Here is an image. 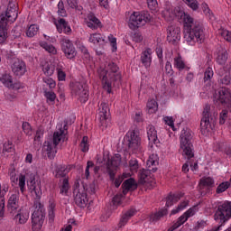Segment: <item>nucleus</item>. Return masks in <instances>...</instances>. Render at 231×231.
Here are the masks:
<instances>
[{
    "mask_svg": "<svg viewBox=\"0 0 231 231\" xmlns=\"http://www.w3.org/2000/svg\"><path fill=\"white\" fill-rule=\"evenodd\" d=\"M27 186L31 194H34L36 200L33 204V213L32 214V231H41L42 225H44V219L46 213L44 206L41 203V196H42V189L41 188V180L37 179L35 174L32 173L30 179L27 180Z\"/></svg>",
    "mask_w": 231,
    "mask_h": 231,
    "instance_id": "nucleus-1",
    "label": "nucleus"
},
{
    "mask_svg": "<svg viewBox=\"0 0 231 231\" xmlns=\"http://www.w3.org/2000/svg\"><path fill=\"white\" fill-rule=\"evenodd\" d=\"M180 21L184 26V39L189 44L194 46L195 42L201 44L205 39L203 25L194 21V18L187 12H180Z\"/></svg>",
    "mask_w": 231,
    "mask_h": 231,
    "instance_id": "nucleus-2",
    "label": "nucleus"
},
{
    "mask_svg": "<svg viewBox=\"0 0 231 231\" xmlns=\"http://www.w3.org/2000/svg\"><path fill=\"white\" fill-rule=\"evenodd\" d=\"M118 69V65L115 62H106L105 65H100L97 69V75L102 81L103 88L109 94L113 91V86H120L122 74Z\"/></svg>",
    "mask_w": 231,
    "mask_h": 231,
    "instance_id": "nucleus-3",
    "label": "nucleus"
},
{
    "mask_svg": "<svg viewBox=\"0 0 231 231\" xmlns=\"http://www.w3.org/2000/svg\"><path fill=\"white\" fill-rule=\"evenodd\" d=\"M68 140V125L59 126L58 130L53 133L52 139H49L43 143L42 152L47 154L49 160H54L57 156V145Z\"/></svg>",
    "mask_w": 231,
    "mask_h": 231,
    "instance_id": "nucleus-4",
    "label": "nucleus"
},
{
    "mask_svg": "<svg viewBox=\"0 0 231 231\" xmlns=\"http://www.w3.org/2000/svg\"><path fill=\"white\" fill-rule=\"evenodd\" d=\"M180 152L185 160L194 158V133L189 128H184L180 132Z\"/></svg>",
    "mask_w": 231,
    "mask_h": 231,
    "instance_id": "nucleus-5",
    "label": "nucleus"
},
{
    "mask_svg": "<svg viewBox=\"0 0 231 231\" xmlns=\"http://www.w3.org/2000/svg\"><path fill=\"white\" fill-rule=\"evenodd\" d=\"M217 122V110L213 106H206L202 113V118L200 121V129L202 132L213 131Z\"/></svg>",
    "mask_w": 231,
    "mask_h": 231,
    "instance_id": "nucleus-6",
    "label": "nucleus"
},
{
    "mask_svg": "<svg viewBox=\"0 0 231 231\" xmlns=\"http://www.w3.org/2000/svg\"><path fill=\"white\" fill-rule=\"evenodd\" d=\"M124 140L127 144L128 151L132 152V154L142 152V137H140L138 130L128 131L125 135Z\"/></svg>",
    "mask_w": 231,
    "mask_h": 231,
    "instance_id": "nucleus-7",
    "label": "nucleus"
},
{
    "mask_svg": "<svg viewBox=\"0 0 231 231\" xmlns=\"http://www.w3.org/2000/svg\"><path fill=\"white\" fill-rule=\"evenodd\" d=\"M151 21H152V16L149 14V12H134L130 15L128 26L130 30H137V28L145 26V23H151Z\"/></svg>",
    "mask_w": 231,
    "mask_h": 231,
    "instance_id": "nucleus-8",
    "label": "nucleus"
},
{
    "mask_svg": "<svg viewBox=\"0 0 231 231\" xmlns=\"http://www.w3.org/2000/svg\"><path fill=\"white\" fill-rule=\"evenodd\" d=\"M156 164H158V156L154 154L150 155L146 162L148 170L143 169L139 172V183L145 185V183H151V181H152L151 180V171L156 172L157 169H151V167H156Z\"/></svg>",
    "mask_w": 231,
    "mask_h": 231,
    "instance_id": "nucleus-9",
    "label": "nucleus"
},
{
    "mask_svg": "<svg viewBox=\"0 0 231 231\" xmlns=\"http://www.w3.org/2000/svg\"><path fill=\"white\" fill-rule=\"evenodd\" d=\"M70 93L74 98H77L81 104H86L89 100V89L80 82L70 83Z\"/></svg>",
    "mask_w": 231,
    "mask_h": 231,
    "instance_id": "nucleus-10",
    "label": "nucleus"
},
{
    "mask_svg": "<svg viewBox=\"0 0 231 231\" xmlns=\"http://www.w3.org/2000/svg\"><path fill=\"white\" fill-rule=\"evenodd\" d=\"M214 102H218L231 110V91L227 88H220L213 94Z\"/></svg>",
    "mask_w": 231,
    "mask_h": 231,
    "instance_id": "nucleus-11",
    "label": "nucleus"
},
{
    "mask_svg": "<svg viewBox=\"0 0 231 231\" xmlns=\"http://www.w3.org/2000/svg\"><path fill=\"white\" fill-rule=\"evenodd\" d=\"M61 46V51L64 53L66 59L73 60L77 57V49L73 45V42L68 37H62L60 41Z\"/></svg>",
    "mask_w": 231,
    "mask_h": 231,
    "instance_id": "nucleus-12",
    "label": "nucleus"
},
{
    "mask_svg": "<svg viewBox=\"0 0 231 231\" xmlns=\"http://www.w3.org/2000/svg\"><path fill=\"white\" fill-rule=\"evenodd\" d=\"M75 204L79 207V208H86L88 207V193L86 192V188L84 186L76 185L73 190Z\"/></svg>",
    "mask_w": 231,
    "mask_h": 231,
    "instance_id": "nucleus-13",
    "label": "nucleus"
},
{
    "mask_svg": "<svg viewBox=\"0 0 231 231\" xmlns=\"http://www.w3.org/2000/svg\"><path fill=\"white\" fill-rule=\"evenodd\" d=\"M11 69L14 77H24L26 72L28 71V67L26 66V62L21 59H15L14 61L11 63Z\"/></svg>",
    "mask_w": 231,
    "mask_h": 231,
    "instance_id": "nucleus-14",
    "label": "nucleus"
},
{
    "mask_svg": "<svg viewBox=\"0 0 231 231\" xmlns=\"http://www.w3.org/2000/svg\"><path fill=\"white\" fill-rule=\"evenodd\" d=\"M19 198H21L19 191L8 195L7 210L9 214H15L19 210Z\"/></svg>",
    "mask_w": 231,
    "mask_h": 231,
    "instance_id": "nucleus-15",
    "label": "nucleus"
},
{
    "mask_svg": "<svg viewBox=\"0 0 231 231\" xmlns=\"http://www.w3.org/2000/svg\"><path fill=\"white\" fill-rule=\"evenodd\" d=\"M196 212H198V207L193 206L192 208H189L186 212L181 215L177 221L173 225V228H180L181 225H184V223H187L189 221V217H192V216L196 215Z\"/></svg>",
    "mask_w": 231,
    "mask_h": 231,
    "instance_id": "nucleus-16",
    "label": "nucleus"
},
{
    "mask_svg": "<svg viewBox=\"0 0 231 231\" xmlns=\"http://www.w3.org/2000/svg\"><path fill=\"white\" fill-rule=\"evenodd\" d=\"M215 60L217 64H219V66H226V61L228 60V51L226 49H225L223 46H219L217 48V51L215 52Z\"/></svg>",
    "mask_w": 231,
    "mask_h": 231,
    "instance_id": "nucleus-17",
    "label": "nucleus"
},
{
    "mask_svg": "<svg viewBox=\"0 0 231 231\" xmlns=\"http://www.w3.org/2000/svg\"><path fill=\"white\" fill-rule=\"evenodd\" d=\"M167 41L174 44L181 39V29L176 25H171L167 29Z\"/></svg>",
    "mask_w": 231,
    "mask_h": 231,
    "instance_id": "nucleus-18",
    "label": "nucleus"
},
{
    "mask_svg": "<svg viewBox=\"0 0 231 231\" xmlns=\"http://www.w3.org/2000/svg\"><path fill=\"white\" fill-rule=\"evenodd\" d=\"M147 132V137L149 140V145L152 147V145H160V139H158V132L156 131V128L152 125H149L146 127Z\"/></svg>",
    "mask_w": 231,
    "mask_h": 231,
    "instance_id": "nucleus-19",
    "label": "nucleus"
},
{
    "mask_svg": "<svg viewBox=\"0 0 231 231\" xmlns=\"http://www.w3.org/2000/svg\"><path fill=\"white\" fill-rule=\"evenodd\" d=\"M28 219H30V211L28 209H20L14 217L15 225H26Z\"/></svg>",
    "mask_w": 231,
    "mask_h": 231,
    "instance_id": "nucleus-20",
    "label": "nucleus"
},
{
    "mask_svg": "<svg viewBox=\"0 0 231 231\" xmlns=\"http://www.w3.org/2000/svg\"><path fill=\"white\" fill-rule=\"evenodd\" d=\"M1 15H4L6 21V26H8V23H14L17 19V7L15 6V5H12V4H10L5 12V14Z\"/></svg>",
    "mask_w": 231,
    "mask_h": 231,
    "instance_id": "nucleus-21",
    "label": "nucleus"
},
{
    "mask_svg": "<svg viewBox=\"0 0 231 231\" xmlns=\"http://www.w3.org/2000/svg\"><path fill=\"white\" fill-rule=\"evenodd\" d=\"M86 24L88 28H90L91 30H98V28H102V22H100L93 13L88 14Z\"/></svg>",
    "mask_w": 231,
    "mask_h": 231,
    "instance_id": "nucleus-22",
    "label": "nucleus"
},
{
    "mask_svg": "<svg viewBox=\"0 0 231 231\" xmlns=\"http://www.w3.org/2000/svg\"><path fill=\"white\" fill-rule=\"evenodd\" d=\"M8 39V25H6V18L5 15H0V44L6 42Z\"/></svg>",
    "mask_w": 231,
    "mask_h": 231,
    "instance_id": "nucleus-23",
    "label": "nucleus"
},
{
    "mask_svg": "<svg viewBox=\"0 0 231 231\" xmlns=\"http://www.w3.org/2000/svg\"><path fill=\"white\" fill-rule=\"evenodd\" d=\"M119 165L120 162L115 159L108 161L106 171L112 181H115V176H116V171H118Z\"/></svg>",
    "mask_w": 231,
    "mask_h": 231,
    "instance_id": "nucleus-24",
    "label": "nucleus"
},
{
    "mask_svg": "<svg viewBox=\"0 0 231 231\" xmlns=\"http://www.w3.org/2000/svg\"><path fill=\"white\" fill-rule=\"evenodd\" d=\"M214 77V70L212 68L208 67L206 69L204 72V84H206L205 91L203 95H208V92L210 91V82H212V78Z\"/></svg>",
    "mask_w": 231,
    "mask_h": 231,
    "instance_id": "nucleus-25",
    "label": "nucleus"
},
{
    "mask_svg": "<svg viewBox=\"0 0 231 231\" xmlns=\"http://www.w3.org/2000/svg\"><path fill=\"white\" fill-rule=\"evenodd\" d=\"M152 53V51L151 49H146L141 54V62L146 69L151 68V64L152 62V57L151 56Z\"/></svg>",
    "mask_w": 231,
    "mask_h": 231,
    "instance_id": "nucleus-26",
    "label": "nucleus"
},
{
    "mask_svg": "<svg viewBox=\"0 0 231 231\" xmlns=\"http://www.w3.org/2000/svg\"><path fill=\"white\" fill-rule=\"evenodd\" d=\"M220 71H222L219 72L220 77H223V75H225L222 79H220L221 84H225L226 86L231 84L230 65L223 67L222 69H220Z\"/></svg>",
    "mask_w": 231,
    "mask_h": 231,
    "instance_id": "nucleus-27",
    "label": "nucleus"
},
{
    "mask_svg": "<svg viewBox=\"0 0 231 231\" xmlns=\"http://www.w3.org/2000/svg\"><path fill=\"white\" fill-rule=\"evenodd\" d=\"M107 115H109V106L106 101H103L98 106V116L100 122H104V120H107Z\"/></svg>",
    "mask_w": 231,
    "mask_h": 231,
    "instance_id": "nucleus-28",
    "label": "nucleus"
},
{
    "mask_svg": "<svg viewBox=\"0 0 231 231\" xmlns=\"http://www.w3.org/2000/svg\"><path fill=\"white\" fill-rule=\"evenodd\" d=\"M123 194L125 196L129 190H134L137 189L136 181L134 179L130 178L124 181L122 184Z\"/></svg>",
    "mask_w": 231,
    "mask_h": 231,
    "instance_id": "nucleus-29",
    "label": "nucleus"
},
{
    "mask_svg": "<svg viewBox=\"0 0 231 231\" xmlns=\"http://www.w3.org/2000/svg\"><path fill=\"white\" fill-rule=\"evenodd\" d=\"M71 169H73V166L71 165H59L56 168V178H67L66 176H68V174L69 173V171H71Z\"/></svg>",
    "mask_w": 231,
    "mask_h": 231,
    "instance_id": "nucleus-30",
    "label": "nucleus"
},
{
    "mask_svg": "<svg viewBox=\"0 0 231 231\" xmlns=\"http://www.w3.org/2000/svg\"><path fill=\"white\" fill-rule=\"evenodd\" d=\"M0 82L5 86V88H12V83L14 82V76L8 72H4L0 74Z\"/></svg>",
    "mask_w": 231,
    "mask_h": 231,
    "instance_id": "nucleus-31",
    "label": "nucleus"
},
{
    "mask_svg": "<svg viewBox=\"0 0 231 231\" xmlns=\"http://www.w3.org/2000/svg\"><path fill=\"white\" fill-rule=\"evenodd\" d=\"M106 39L104 35L101 33H92L89 35L88 42L94 44L95 46H100V44H104Z\"/></svg>",
    "mask_w": 231,
    "mask_h": 231,
    "instance_id": "nucleus-32",
    "label": "nucleus"
},
{
    "mask_svg": "<svg viewBox=\"0 0 231 231\" xmlns=\"http://www.w3.org/2000/svg\"><path fill=\"white\" fill-rule=\"evenodd\" d=\"M181 199V195L178 193H170L166 199V208H169V207H172L175 203H178V201Z\"/></svg>",
    "mask_w": 231,
    "mask_h": 231,
    "instance_id": "nucleus-33",
    "label": "nucleus"
},
{
    "mask_svg": "<svg viewBox=\"0 0 231 231\" xmlns=\"http://www.w3.org/2000/svg\"><path fill=\"white\" fill-rule=\"evenodd\" d=\"M56 208L57 204H55V200L50 199L48 207V217L50 223H53V221H55V211L57 210Z\"/></svg>",
    "mask_w": 231,
    "mask_h": 231,
    "instance_id": "nucleus-34",
    "label": "nucleus"
},
{
    "mask_svg": "<svg viewBox=\"0 0 231 231\" xmlns=\"http://www.w3.org/2000/svg\"><path fill=\"white\" fill-rule=\"evenodd\" d=\"M173 66L174 68H177L179 71H183V69H187V65L185 64L183 58H181V55L180 54H178V56L174 58Z\"/></svg>",
    "mask_w": 231,
    "mask_h": 231,
    "instance_id": "nucleus-35",
    "label": "nucleus"
},
{
    "mask_svg": "<svg viewBox=\"0 0 231 231\" xmlns=\"http://www.w3.org/2000/svg\"><path fill=\"white\" fill-rule=\"evenodd\" d=\"M40 46L51 55H57V48H55V46H53L51 43H48V42L41 41Z\"/></svg>",
    "mask_w": 231,
    "mask_h": 231,
    "instance_id": "nucleus-36",
    "label": "nucleus"
},
{
    "mask_svg": "<svg viewBox=\"0 0 231 231\" xmlns=\"http://www.w3.org/2000/svg\"><path fill=\"white\" fill-rule=\"evenodd\" d=\"M56 71L58 80L60 82H64V80H66V71H64V64L62 62H58Z\"/></svg>",
    "mask_w": 231,
    "mask_h": 231,
    "instance_id": "nucleus-37",
    "label": "nucleus"
},
{
    "mask_svg": "<svg viewBox=\"0 0 231 231\" xmlns=\"http://www.w3.org/2000/svg\"><path fill=\"white\" fill-rule=\"evenodd\" d=\"M42 69L44 75H46V77H51V75L55 73V65L50 62H45L44 64L42 65Z\"/></svg>",
    "mask_w": 231,
    "mask_h": 231,
    "instance_id": "nucleus-38",
    "label": "nucleus"
},
{
    "mask_svg": "<svg viewBox=\"0 0 231 231\" xmlns=\"http://www.w3.org/2000/svg\"><path fill=\"white\" fill-rule=\"evenodd\" d=\"M215 151H219L220 152H226V156L231 159V146H226L225 143H218L215 147Z\"/></svg>",
    "mask_w": 231,
    "mask_h": 231,
    "instance_id": "nucleus-39",
    "label": "nucleus"
},
{
    "mask_svg": "<svg viewBox=\"0 0 231 231\" xmlns=\"http://www.w3.org/2000/svg\"><path fill=\"white\" fill-rule=\"evenodd\" d=\"M68 190H69V179L65 177L61 180V185L60 186V193L62 194V196H66L68 194Z\"/></svg>",
    "mask_w": 231,
    "mask_h": 231,
    "instance_id": "nucleus-40",
    "label": "nucleus"
},
{
    "mask_svg": "<svg viewBox=\"0 0 231 231\" xmlns=\"http://www.w3.org/2000/svg\"><path fill=\"white\" fill-rule=\"evenodd\" d=\"M16 180L18 181L20 192H22V194H24V192H26V175L20 174Z\"/></svg>",
    "mask_w": 231,
    "mask_h": 231,
    "instance_id": "nucleus-41",
    "label": "nucleus"
},
{
    "mask_svg": "<svg viewBox=\"0 0 231 231\" xmlns=\"http://www.w3.org/2000/svg\"><path fill=\"white\" fill-rule=\"evenodd\" d=\"M43 95L47 100V104H54L55 100L57 98V94L53 92L52 90L45 89L43 91Z\"/></svg>",
    "mask_w": 231,
    "mask_h": 231,
    "instance_id": "nucleus-42",
    "label": "nucleus"
},
{
    "mask_svg": "<svg viewBox=\"0 0 231 231\" xmlns=\"http://www.w3.org/2000/svg\"><path fill=\"white\" fill-rule=\"evenodd\" d=\"M146 107L149 115H152L158 111V102H156L154 99H150L147 102Z\"/></svg>",
    "mask_w": 231,
    "mask_h": 231,
    "instance_id": "nucleus-43",
    "label": "nucleus"
},
{
    "mask_svg": "<svg viewBox=\"0 0 231 231\" xmlns=\"http://www.w3.org/2000/svg\"><path fill=\"white\" fill-rule=\"evenodd\" d=\"M77 48L79 50V51H81V53H83V58L86 60H89L91 56L89 55V51H88V48L85 47L84 44L81 43L80 42L77 43Z\"/></svg>",
    "mask_w": 231,
    "mask_h": 231,
    "instance_id": "nucleus-44",
    "label": "nucleus"
},
{
    "mask_svg": "<svg viewBox=\"0 0 231 231\" xmlns=\"http://www.w3.org/2000/svg\"><path fill=\"white\" fill-rule=\"evenodd\" d=\"M89 138L88 136H83L80 144L79 149L82 152H88L89 151Z\"/></svg>",
    "mask_w": 231,
    "mask_h": 231,
    "instance_id": "nucleus-45",
    "label": "nucleus"
},
{
    "mask_svg": "<svg viewBox=\"0 0 231 231\" xmlns=\"http://www.w3.org/2000/svg\"><path fill=\"white\" fill-rule=\"evenodd\" d=\"M39 32V26L37 24H31L26 30V35L28 37H35Z\"/></svg>",
    "mask_w": 231,
    "mask_h": 231,
    "instance_id": "nucleus-46",
    "label": "nucleus"
},
{
    "mask_svg": "<svg viewBox=\"0 0 231 231\" xmlns=\"http://www.w3.org/2000/svg\"><path fill=\"white\" fill-rule=\"evenodd\" d=\"M214 179L211 177H204L200 180V185L201 187H208L212 188L214 187Z\"/></svg>",
    "mask_w": 231,
    "mask_h": 231,
    "instance_id": "nucleus-47",
    "label": "nucleus"
},
{
    "mask_svg": "<svg viewBox=\"0 0 231 231\" xmlns=\"http://www.w3.org/2000/svg\"><path fill=\"white\" fill-rule=\"evenodd\" d=\"M185 5L189 6L193 12H196L199 8V2L198 0H183Z\"/></svg>",
    "mask_w": 231,
    "mask_h": 231,
    "instance_id": "nucleus-48",
    "label": "nucleus"
},
{
    "mask_svg": "<svg viewBox=\"0 0 231 231\" xmlns=\"http://www.w3.org/2000/svg\"><path fill=\"white\" fill-rule=\"evenodd\" d=\"M58 15H60V17H67L68 15L66 8L64 7V2H62V0L58 3Z\"/></svg>",
    "mask_w": 231,
    "mask_h": 231,
    "instance_id": "nucleus-49",
    "label": "nucleus"
},
{
    "mask_svg": "<svg viewBox=\"0 0 231 231\" xmlns=\"http://www.w3.org/2000/svg\"><path fill=\"white\" fill-rule=\"evenodd\" d=\"M219 35L225 39L227 42H231V32L226 29H220L218 31Z\"/></svg>",
    "mask_w": 231,
    "mask_h": 231,
    "instance_id": "nucleus-50",
    "label": "nucleus"
},
{
    "mask_svg": "<svg viewBox=\"0 0 231 231\" xmlns=\"http://www.w3.org/2000/svg\"><path fill=\"white\" fill-rule=\"evenodd\" d=\"M68 24V22H66L65 19L60 18L58 22L56 23V28L59 32V33H62L63 29L66 28V25Z\"/></svg>",
    "mask_w": 231,
    "mask_h": 231,
    "instance_id": "nucleus-51",
    "label": "nucleus"
},
{
    "mask_svg": "<svg viewBox=\"0 0 231 231\" xmlns=\"http://www.w3.org/2000/svg\"><path fill=\"white\" fill-rule=\"evenodd\" d=\"M229 187L230 182L224 181L217 186L216 192L217 194H222V192H225V190H226Z\"/></svg>",
    "mask_w": 231,
    "mask_h": 231,
    "instance_id": "nucleus-52",
    "label": "nucleus"
},
{
    "mask_svg": "<svg viewBox=\"0 0 231 231\" xmlns=\"http://www.w3.org/2000/svg\"><path fill=\"white\" fill-rule=\"evenodd\" d=\"M147 5L151 12H158V0H147Z\"/></svg>",
    "mask_w": 231,
    "mask_h": 231,
    "instance_id": "nucleus-53",
    "label": "nucleus"
},
{
    "mask_svg": "<svg viewBox=\"0 0 231 231\" xmlns=\"http://www.w3.org/2000/svg\"><path fill=\"white\" fill-rule=\"evenodd\" d=\"M48 77L49 76L43 78L44 84L49 86L50 89L55 88V87L57 86V83L55 82V80L53 79L48 78Z\"/></svg>",
    "mask_w": 231,
    "mask_h": 231,
    "instance_id": "nucleus-54",
    "label": "nucleus"
},
{
    "mask_svg": "<svg viewBox=\"0 0 231 231\" xmlns=\"http://www.w3.org/2000/svg\"><path fill=\"white\" fill-rule=\"evenodd\" d=\"M5 217V197L1 192V184H0V217Z\"/></svg>",
    "mask_w": 231,
    "mask_h": 231,
    "instance_id": "nucleus-55",
    "label": "nucleus"
},
{
    "mask_svg": "<svg viewBox=\"0 0 231 231\" xmlns=\"http://www.w3.org/2000/svg\"><path fill=\"white\" fill-rule=\"evenodd\" d=\"M22 127L23 133L27 134V136H32V125H30V123L23 122Z\"/></svg>",
    "mask_w": 231,
    "mask_h": 231,
    "instance_id": "nucleus-56",
    "label": "nucleus"
},
{
    "mask_svg": "<svg viewBox=\"0 0 231 231\" xmlns=\"http://www.w3.org/2000/svg\"><path fill=\"white\" fill-rule=\"evenodd\" d=\"M129 167H130V171L131 172H136L138 171V160L136 159H132L129 162Z\"/></svg>",
    "mask_w": 231,
    "mask_h": 231,
    "instance_id": "nucleus-57",
    "label": "nucleus"
},
{
    "mask_svg": "<svg viewBox=\"0 0 231 231\" xmlns=\"http://www.w3.org/2000/svg\"><path fill=\"white\" fill-rule=\"evenodd\" d=\"M187 202H181L177 208L171 210V215L174 216L175 214H178V212H181V210H185L187 208Z\"/></svg>",
    "mask_w": 231,
    "mask_h": 231,
    "instance_id": "nucleus-58",
    "label": "nucleus"
},
{
    "mask_svg": "<svg viewBox=\"0 0 231 231\" xmlns=\"http://www.w3.org/2000/svg\"><path fill=\"white\" fill-rule=\"evenodd\" d=\"M226 118H228V111L227 110H222L219 116V124L223 125L225 122H226Z\"/></svg>",
    "mask_w": 231,
    "mask_h": 231,
    "instance_id": "nucleus-59",
    "label": "nucleus"
},
{
    "mask_svg": "<svg viewBox=\"0 0 231 231\" xmlns=\"http://www.w3.org/2000/svg\"><path fill=\"white\" fill-rule=\"evenodd\" d=\"M3 151L5 152H14V144L10 141L5 143Z\"/></svg>",
    "mask_w": 231,
    "mask_h": 231,
    "instance_id": "nucleus-60",
    "label": "nucleus"
},
{
    "mask_svg": "<svg viewBox=\"0 0 231 231\" xmlns=\"http://www.w3.org/2000/svg\"><path fill=\"white\" fill-rule=\"evenodd\" d=\"M124 196H125V195H124L122 193L116 195L113 198L114 205H120V203H122V201L124 200Z\"/></svg>",
    "mask_w": 231,
    "mask_h": 231,
    "instance_id": "nucleus-61",
    "label": "nucleus"
},
{
    "mask_svg": "<svg viewBox=\"0 0 231 231\" xmlns=\"http://www.w3.org/2000/svg\"><path fill=\"white\" fill-rule=\"evenodd\" d=\"M108 41L113 48L112 51H116V38H115V36H113V34H109Z\"/></svg>",
    "mask_w": 231,
    "mask_h": 231,
    "instance_id": "nucleus-62",
    "label": "nucleus"
},
{
    "mask_svg": "<svg viewBox=\"0 0 231 231\" xmlns=\"http://www.w3.org/2000/svg\"><path fill=\"white\" fill-rule=\"evenodd\" d=\"M163 216H167V208L162 209L159 212L155 213L153 216V219L158 220Z\"/></svg>",
    "mask_w": 231,
    "mask_h": 231,
    "instance_id": "nucleus-63",
    "label": "nucleus"
},
{
    "mask_svg": "<svg viewBox=\"0 0 231 231\" xmlns=\"http://www.w3.org/2000/svg\"><path fill=\"white\" fill-rule=\"evenodd\" d=\"M207 226V221L205 220H199L195 226V230H203Z\"/></svg>",
    "mask_w": 231,
    "mask_h": 231,
    "instance_id": "nucleus-64",
    "label": "nucleus"
}]
</instances>
